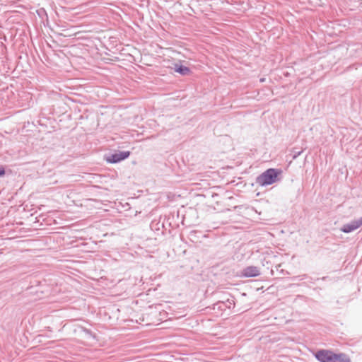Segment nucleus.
<instances>
[{"label":"nucleus","instance_id":"nucleus-1","mask_svg":"<svg viewBox=\"0 0 362 362\" xmlns=\"http://www.w3.org/2000/svg\"><path fill=\"white\" fill-rule=\"evenodd\" d=\"M315 356L321 362H351L345 354H334L329 350H320Z\"/></svg>","mask_w":362,"mask_h":362},{"label":"nucleus","instance_id":"nucleus-2","mask_svg":"<svg viewBox=\"0 0 362 362\" xmlns=\"http://www.w3.org/2000/svg\"><path fill=\"white\" fill-rule=\"evenodd\" d=\"M281 170L269 168L257 177V183L262 186L274 184L278 180V177L281 174Z\"/></svg>","mask_w":362,"mask_h":362},{"label":"nucleus","instance_id":"nucleus-3","mask_svg":"<svg viewBox=\"0 0 362 362\" xmlns=\"http://www.w3.org/2000/svg\"><path fill=\"white\" fill-rule=\"evenodd\" d=\"M130 156L129 151H117L105 158V160L110 163H119Z\"/></svg>","mask_w":362,"mask_h":362},{"label":"nucleus","instance_id":"nucleus-4","mask_svg":"<svg viewBox=\"0 0 362 362\" xmlns=\"http://www.w3.org/2000/svg\"><path fill=\"white\" fill-rule=\"evenodd\" d=\"M362 226V217L358 220H354L349 223L344 225L341 230L345 233H351Z\"/></svg>","mask_w":362,"mask_h":362},{"label":"nucleus","instance_id":"nucleus-5","mask_svg":"<svg viewBox=\"0 0 362 362\" xmlns=\"http://www.w3.org/2000/svg\"><path fill=\"white\" fill-rule=\"evenodd\" d=\"M260 274L259 269L255 266H249L243 271V276L245 277H255Z\"/></svg>","mask_w":362,"mask_h":362},{"label":"nucleus","instance_id":"nucleus-6","mask_svg":"<svg viewBox=\"0 0 362 362\" xmlns=\"http://www.w3.org/2000/svg\"><path fill=\"white\" fill-rule=\"evenodd\" d=\"M173 69L175 72L183 76L189 75L191 73L189 68L182 64H175Z\"/></svg>","mask_w":362,"mask_h":362},{"label":"nucleus","instance_id":"nucleus-7","mask_svg":"<svg viewBox=\"0 0 362 362\" xmlns=\"http://www.w3.org/2000/svg\"><path fill=\"white\" fill-rule=\"evenodd\" d=\"M5 174V170H4V168L1 167L0 168V177L1 176H3Z\"/></svg>","mask_w":362,"mask_h":362}]
</instances>
